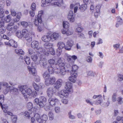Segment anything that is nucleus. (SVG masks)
Segmentation results:
<instances>
[{
    "mask_svg": "<svg viewBox=\"0 0 123 123\" xmlns=\"http://www.w3.org/2000/svg\"><path fill=\"white\" fill-rule=\"evenodd\" d=\"M4 95H3L0 96V105H2V103H3L4 100Z\"/></svg>",
    "mask_w": 123,
    "mask_h": 123,
    "instance_id": "41",
    "label": "nucleus"
},
{
    "mask_svg": "<svg viewBox=\"0 0 123 123\" xmlns=\"http://www.w3.org/2000/svg\"><path fill=\"white\" fill-rule=\"evenodd\" d=\"M109 100L108 99L107 100V102L106 103H105L103 105V106L105 107H107L109 105Z\"/></svg>",
    "mask_w": 123,
    "mask_h": 123,
    "instance_id": "54",
    "label": "nucleus"
},
{
    "mask_svg": "<svg viewBox=\"0 0 123 123\" xmlns=\"http://www.w3.org/2000/svg\"><path fill=\"white\" fill-rule=\"evenodd\" d=\"M59 2H55L53 4L55 6L60 7L61 5V4L63 3V0H58Z\"/></svg>",
    "mask_w": 123,
    "mask_h": 123,
    "instance_id": "22",
    "label": "nucleus"
},
{
    "mask_svg": "<svg viewBox=\"0 0 123 123\" xmlns=\"http://www.w3.org/2000/svg\"><path fill=\"white\" fill-rule=\"evenodd\" d=\"M56 80L55 77H52L48 79V80H46L45 83L46 86H49V85H52L53 84Z\"/></svg>",
    "mask_w": 123,
    "mask_h": 123,
    "instance_id": "6",
    "label": "nucleus"
},
{
    "mask_svg": "<svg viewBox=\"0 0 123 123\" xmlns=\"http://www.w3.org/2000/svg\"><path fill=\"white\" fill-rule=\"evenodd\" d=\"M0 105L1 106L4 112L6 113H7V112L8 111H7V108H6V107H5V105Z\"/></svg>",
    "mask_w": 123,
    "mask_h": 123,
    "instance_id": "52",
    "label": "nucleus"
},
{
    "mask_svg": "<svg viewBox=\"0 0 123 123\" xmlns=\"http://www.w3.org/2000/svg\"><path fill=\"white\" fill-rule=\"evenodd\" d=\"M58 64L61 71V75H64L66 73V70L65 67V63L62 62H59Z\"/></svg>",
    "mask_w": 123,
    "mask_h": 123,
    "instance_id": "2",
    "label": "nucleus"
},
{
    "mask_svg": "<svg viewBox=\"0 0 123 123\" xmlns=\"http://www.w3.org/2000/svg\"><path fill=\"white\" fill-rule=\"evenodd\" d=\"M117 21H118V22L120 23V25L123 22V21L122 20V19L119 17H117Z\"/></svg>",
    "mask_w": 123,
    "mask_h": 123,
    "instance_id": "64",
    "label": "nucleus"
},
{
    "mask_svg": "<svg viewBox=\"0 0 123 123\" xmlns=\"http://www.w3.org/2000/svg\"><path fill=\"white\" fill-rule=\"evenodd\" d=\"M17 36L19 38H21L23 37V34H22L21 32L20 31H18L16 33Z\"/></svg>",
    "mask_w": 123,
    "mask_h": 123,
    "instance_id": "37",
    "label": "nucleus"
},
{
    "mask_svg": "<svg viewBox=\"0 0 123 123\" xmlns=\"http://www.w3.org/2000/svg\"><path fill=\"white\" fill-rule=\"evenodd\" d=\"M30 111L29 112L26 111L24 114V116L28 118H30Z\"/></svg>",
    "mask_w": 123,
    "mask_h": 123,
    "instance_id": "43",
    "label": "nucleus"
},
{
    "mask_svg": "<svg viewBox=\"0 0 123 123\" xmlns=\"http://www.w3.org/2000/svg\"><path fill=\"white\" fill-rule=\"evenodd\" d=\"M48 62L50 64V65L55 64V60L53 59H51L49 60Z\"/></svg>",
    "mask_w": 123,
    "mask_h": 123,
    "instance_id": "59",
    "label": "nucleus"
},
{
    "mask_svg": "<svg viewBox=\"0 0 123 123\" xmlns=\"http://www.w3.org/2000/svg\"><path fill=\"white\" fill-rule=\"evenodd\" d=\"M6 29L4 27L0 28V33L1 34H3L5 31Z\"/></svg>",
    "mask_w": 123,
    "mask_h": 123,
    "instance_id": "51",
    "label": "nucleus"
},
{
    "mask_svg": "<svg viewBox=\"0 0 123 123\" xmlns=\"http://www.w3.org/2000/svg\"><path fill=\"white\" fill-rule=\"evenodd\" d=\"M55 92V88L52 87H49L48 88L47 93L48 96L51 97L53 96V94Z\"/></svg>",
    "mask_w": 123,
    "mask_h": 123,
    "instance_id": "9",
    "label": "nucleus"
},
{
    "mask_svg": "<svg viewBox=\"0 0 123 123\" xmlns=\"http://www.w3.org/2000/svg\"><path fill=\"white\" fill-rule=\"evenodd\" d=\"M63 27L64 28L66 29V30L68 29L69 28V25L68 22L64 21L63 24Z\"/></svg>",
    "mask_w": 123,
    "mask_h": 123,
    "instance_id": "29",
    "label": "nucleus"
},
{
    "mask_svg": "<svg viewBox=\"0 0 123 123\" xmlns=\"http://www.w3.org/2000/svg\"><path fill=\"white\" fill-rule=\"evenodd\" d=\"M26 86H20L19 87V89L20 91L22 93L24 94L25 89V88L26 87Z\"/></svg>",
    "mask_w": 123,
    "mask_h": 123,
    "instance_id": "38",
    "label": "nucleus"
},
{
    "mask_svg": "<svg viewBox=\"0 0 123 123\" xmlns=\"http://www.w3.org/2000/svg\"><path fill=\"white\" fill-rule=\"evenodd\" d=\"M68 92L66 89L65 90H62L59 92H58L57 95L61 98H63L64 97H67L68 95V92Z\"/></svg>",
    "mask_w": 123,
    "mask_h": 123,
    "instance_id": "4",
    "label": "nucleus"
},
{
    "mask_svg": "<svg viewBox=\"0 0 123 123\" xmlns=\"http://www.w3.org/2000/svg\"><path fill=\"white\" fill-rule=\"evenodd\" d=\"M39 101L44 102L46 103L47 101L46 98L44 97H41L39 98Z\"/></svg>",
    "mask_w": 123,
    "mask_h": 123,
    "instance_id": "45",
    "label": "nucleus"
},
{
    "mask_svg": "<svg viewBox=\"0 0 123 123\" xmlns=\"http://www.w3.org/2000/svg\"><path fill=\"white\" fill-rule=\"evenodd\" d=\"M51 37L52 38V41H54V40L58 39L59 37V35L58 33H54L52 34H51Z\"/></svg>",
    "mask_w": 123,
    "mask_h": 123,
    "instance_id": "20",
    "label": "nucleus"
},
{
    "mask_svg": "<svg viewBox=\"0 0 123 123\" xmlns=\"http://www.w3.org/2000/svg\"><path fill=\"white\" fill-rule=\"evenodd\" d=\"M49 53H50V54L52 55H54L55 54V51L53 49L51 48L49 49Z\"/></svg>",
    "mask_w": 123,
    "mask_h": 123,
    "instance_id": "61",
    "label": "nucleus"
},
{
    "mask_svg": "<svg viewBox=\"0 0 123 123\" xmlns=\"http://www.w3.org/2000/svg\"><path fill=\"white\" fill-rule=\"evenodd\" d=\"M62 80L61 79H58L54 84V86L56 89H58L62 86Z\"/></svg>",
    "mask_w": 123,
    "mask_h": 123,
    "instance_id": "10",
    "label": "nucleus"
},
{
    "mask_svg": "<svg viewBox=\"0 0 123 123\" xmlns=\"http://www.w3.org/2000/svg\"><path fill=\"white\" fill-rule=\"evenodd\" d=\"M74 44L73 41L72 40H69L67 42V46L65 47V49L68 50H70L71 47L73 46Z\"/></svg>",
    "mask_w": 123,
    "mask_h": 123,
    "instance_id": "11",
    "label": "nucleus"
},
{
    "mask_svg": "<svg viewBox=\"0 0 123 123\" xmlns=\"http://www.w3.org/2000/svg\"><path fill=\"white\" fill-rule=\"evenodd\" d=\"M66 35L67 36L71 35L73 33V31L70 29L67 30Z\"/></svg>",
    "mask_w": 123,
    "mask_h": 123,
    "instance_id": "44",
    "label": "nucleus"
},
{
    "mask_svg": "<svg viewBox=\"0 0 123 123\" xmlns=\"http://www.w3.org/2000/svg\"><path fill=\"white\" fill-rule=\"evenodd\" d=\"M15 52L18 54L23 55L24 52V51L21 49H16L15 50Z\"/></svg>",
    "mask_w": 123,
    "mask_h": 123,
    "instance_id": "34",
    "label": "nucleus"
},
{
    "mask_svg": "<svg viewBox=\"0 0 123 123\" xmlns=\"http://www.w3.org/2000/svg\"><path fill=\"white\" fill-rule=\"evenodd\" d=\"M72 84L69 82H67L66 83V86L65 87L68 92H72Z\"/></svg>",
    "mask_w": 123,
    "mask_h": 123,
    "instance_id": "15",
    "label": "nucleus"
},
{
    "mask_svg": "<svg viewBox=\"0 0 123 123\" xmlns=\"http://www.w3.org/2000/svg\"><path fill=\"white\" fill-rule=\"evenodd\" d=\"M117 94L116 93H114L112 96V100L113 102H114L116 101V97Z\"/></svg>",
    "mask_w": 123,
    "mask_h": 123,
    "instance_id": "40",
    "label": "nucleus"
},
{
    "mask_svg": "<svg viewBox=\"0 0 123 123\" xmlns=\"http://www.w3.org/2000/svg\"><path fill=\"white\" fill-rule=\"evenodd\" d=\"M69 68H70V69L71 68L72 71H70V70L68 69L67 70L68 71H70L71 73V72H72V73H74H74H76V71L78 69V67L76 65H74L72 66V67L70 66Z\"/></svg>",
    "mask_w": 123,
    "mask_h": 123,
    "instance_id": "18",
    "label": "nucleus"
},
{
    "mask_svg": "<svg viewBox=\"0 0 123 123\" xmlns=\"http://www.w3.org/2000/svg\"><path fill=\"white\" fill-rule=\"evenodd\" d=\"M78 6H80V5L79 3H78L75 6V7L74 8V13H75L76 12H77V11L78 9Z\"/></svg>",
    "mask_w": 123,
    "mask_h": 123,
    "instance_id": "60",
    "label": "nucleus"
},
{
    "mask_svg": "<svg viewBox=\"0 0 123 123\" xmlns=\"http://www.w3.org/2000/svg\"><path fill=\"white\" fill-rule=\"evenodd\" d=\"M21 25H22L23 27L25 28L27 27L28 26H29V27L31 28V29L32 27V25H29L28 23L26 22H21Z\"/></svg>",
    "mask_w": 123,
    "mask_h": 123,
    "instance_id": "24",
    "label": "nucleus"
},
{
    "mask_svg": "<svg viewBox=\"0 0 123 123\" xmlns=\"http://www.w3.org/2000/svg\"><path fill=\"white\" fill-rule=\"evenodd\" d=\"M27 105V107L30 109L32 108L33 107L32 104L31 102L28 103Z\"/></svg>",
    "mask_w": 123,
    "mask_h": 123,
    "instance_id": "63",
    "label": "nucleus"
},
{
    "mask_svg": "<svg viewBox=\"0 0 123 123\" xmlns=\"http://www.w3.org/2000/svg\"><path fill=\"white\" fill-rule=\"evenodd\" d=\"M51 36V34H49L47 35H44L42 37V40L45 42H49L50 41H52V39Z\"/></svg>",
    "mask_w": 123,
    "mask_h": 123,
    "instance_id": "12",
    "label": "nucleus"
},
{
    "mask_svg": "<svg viewBox=\"0 0 123 123\" xmlns=\"http://www.w3.org/2000/svg\"><path fill=\"white\" fill-rule=\"evenodd\" d=\"M23 37L25 38L27 42H31L32 41L31 35L29 34L28 30L26 29H24L22 30Z\"/></svg>",
    "mask_w": 123,
    "mask_h": 123,
    "instance_id": "1",
    "label": "nucleus"
},
{
    "mask_svg": "<svg viewBox=\"0 0 123 123\" xmlns=\"http://www.w3.org/2000/svg\"><path fill=\"white\" fill-rule=\"evenodd\" d=\"M55 110L56 113H59L60 111V108L59 107H55Z\"/></svg>",
    "mask_w": 123,
    "mask_h": 123,
    "instance_id": "62",
    "label": "nucleus"
},
{
    "mask_svg": "<svg viewBox=\"0 0 123 123\" xmlns=\"http://www.w3.org/2000/svg\"><path fill=\"white\" fill-rule=\"evenodd\" d=\"M68 57L67 60L69 62V61L70 62L72 59L75 60L77 58V56L75 55H73L72 56L69 55V56H68Z\"/></svg>",
    "mask_w": 123,
    "mask_h": 123,
    "instance_id": "33",
    "label": "nucleus"
},
{
    "mask_svg": "<svg viewBox=\"0 0 123 123\" xmlns=\"http://www.w3.org/2000/svg\"><path fill=\"white\" fill-rule=\"evenodd\" d=\"M86 73L87 76H90L94 77L95 75V73L92 71H87L86 72Z\"/></svg>",
    "mask_w": 123,
    "mask_h": 123,
    "instance_id": "31",
    "label": "nucleus"
},
{
    "mask_svg": "<svg viewBox=\"0 0 123 123\" xmlns=\"http://www.w3.org/2000/svg\"><path fill=\"white\" fill-rule=\"evenodd\" d=\"M24 58L26 63L27 65L30 64L31 62L30 58L27 56H25Z\"/></svg>",
    "mask_w": 123,
    "mask_h": 123,
    "instance_id": "32",
    "label": "nucleus"
},
{
    "mask_svg": "<svg viewBox=\"0 0 123 123\" xmlns=\"http://www.w3.org/2000/svg\"><path fill=\"white\" fill-rule=\"evenodd\" d=\"M43 77L46 80H47L50 77L49 74L47 72H45L43 74Z\"/></svg>",
    "mask_w": 123,
    "mask_h": 123,
    "instance_id": "27",
    "label": "nucleus"
},
{
    "mask_svg": "<svg viewBox=\"0 0 123 123\" xmlns=\"http://www.w3.org/2000/svg\"><path fill=\"white\" fill-rule=\"evenodd\" d=\"M71 74L72 76L69 77V80L71 82L75 83L76 80V78L77 76V74L76 73H74V72L72 73L71 72Z\"/></svg>",
    "mask_w": 123,
    "mask_h": 123,
    "instance_id": "14",
    "label": "nucleus"
},
{
    "mask_svg": "<svg viewBox=\"0 0 123 123\" xmlns=\"http://www.w3.org/2000/svg\"><path fill=\"white\" fill-rule=\"evenodd\" d=\"M32 93V90L30 88H28L25 89L23 95L25 98H27Z\"/></svg>",
    "mask_w": 123,
    "mask_h": 123,
    "instance_id": "13",
    "label": "nucleus"
},
{
    "mask_svg": "<svg viewBox=\"0 0 123 123\" xmlns=\"http://www.w3.org/2000/svg\"><path fill=\"white\" fill-rule=\"evenodd\" d=\"M57 46L58 48L57 49V52L58 53V54L60 55L62 52V49L64 48H65V45L63 43L59 42L58 43Z\"/></svg>",
    "mask_w": 123,
    "mask_h": 123,
    "instance_id": "7",
    "label": "nucleus"
},
{
    "mask_svg": "<svg viewBox=\"0 0 123 123\" xmlns=\"http://www.w3.org/2000/svg\"><path fill=\"white\" fill-rule=\"evenodd\" d=\"M59 100L56 98H50L48 100V102L50 105L52 106H55L56 102H58Z\"/></svg>",
    "mask_w": 123,
    "mask_h": 123,
    "instance_id": "8",
    "label": "nucleus"
},
{
    "mask_svg": "<svg viewBox=\"0 0 123 123\" xmlns=\"http://www.w3.org/2000/svg\"><path fill=\"white\" fill-rule=\"evenodd\" d=\"M6 22V23L9 22L11 20V17L10 15H7L5 18Z\"/></svg>",
    "mask_w": 123,
    "mask_h": 123,
    "instance_id": "42",
    "label": "nucleus"
},
{
    "mask_svg": "<svg viewBox=\"0 0 123 123\" xmlns=\"http://www.w3.org/2000/svg\"><path fill=\"white\" fill-rule=\"evenodd\" d=\"M54 71L56 73L60 74L61 75V71L59 68V66L58 64L52 65Z\"/></svg>",
    "mask_w": 123,
    "mask_h": 123,
    "instance_id": "16",
    "label": "nucleus"
},
{
    "mask_svg": "<svg viewBox=\"0 0 123 123\" xmlns=\"http://www.w3.org/2000/svg\"><path fill=\"white\" fill-rule=\"evenodd\" d=\"M21 16V13L20 12H18L17 13V18H15L13 20V22L14 23L15 22H17L18 21L20 18Z\"/></svg>",
    "mask_w": 123,
    "mask_h": 123,
    "instance_id": "25",
    "label": "nucleus"
},
{
    "mask_svg": "<svg viewBox=\"0 0 123 123\" xmlns=\"http://www.w3.org/2000/svg\"><path fill=\"white\" fill-rule=\"evenodd\" d=\"M38 43L37 41H34L32 42L31 43V46L32 48L38 49Z\"/></svg>",
    "mask_w": 123,
    "mask_h": 123,
    "instance_id": "21",
    "label": "nucleus"
},
{
    "mask_svg": "<svg viewBox=\"0 0 123 123\" xmlns=\"http://www.w3.org/2000/svg\"><path fill=\"white\" fill-rule=\"evenodd\" d=\"M68 18L71 22H73L74 21L75 19L73 16L68 15Z\"/></svg>",
    "mask_w": 123,
    "mask_h": 123,
    "instance_id": "39",
    "label": "nucleus"
},
{
    "mask_svg": "<svg viewBox=\"0 0 123 123\" xmlns=\"http://www.w3.org/2000/svg\"><path fill=\"white\" fill-rule=\"evenodd\" d=\"M12 121V122L15 123L17 120V117L16 116L13 115L11 117Z\"/></svg>",
    "mask_w": 123,
    "mask_h": 123,
    "instance_id": "36",
    "label": "nucleus"
},
{
    "mask_svg": "<svg viewBox=\"0 0 123 123\" xmlns=\"http://www.w3.org/2000/svg\"><path fill=\"white\" fill-rule=\"evenodd\" d=\"M38 57L37 55H32L31 58L32 60L34 61H36L38 59Z\"/></svg>",
    "mask_w": 123,
    "mask_h": 123,
    "instance_id": "53",
    "label": "nucleus"
},
{
    "mask_svg": "<svg viewBox=\"0 0 123 123\" xmlns=\"http://www.w3.org/2000/svg\"><path fill=\"white\" fill-rule=\"evenodd\" d=\"M36 5L34 3H32L31 7V10L35 11L36 8Z\"/></svg>",
    "mask_w": 123,
    "mask_h": 123,
    "instance_id": "49",
    "label": "nucleus"
},
{
    "mask_svg": "<svg viewBox=\"0 0 123 123\" xmlns=\"http://www.w3.org/2000/svg\"><path fill=\"white\" fill-rule=\"evenodd\" d=\"M43 11L41 10L39 12L38 14L37 15V18H39L41 19V17L43 13Z\"/></svg>",
    "mask_w": 123,
    "mask_h": 123,
    "instance_id": "56",
    "label": "nucleus"
},
{
    "mask_svg": "<svg viewBox=\"0 0 123 123\" xmlns=\"http://www.w3.org/2000/svg\"><path fill=\"white\" fill-rule=\"evenodd\" d=\"M68 117L70 119H74L75 118V117L71 114V111H69L68 113Z\"/></svg>",
    "mask_w": 123,
    "mask_h": 123,
    "instance_id": "48",
    "label": "nucleus"
},
{
    "mask_svg": "<svg viewBox=\"0 0 123 123\" xmlns=\"http://www.w3.org/2000/svg\"><path fill=\"white\" fill-rule=\"evenodd\" d=\"M34 117L35 119L39 123L40 119H41L40 116L39 114L37 113L35 114L34 116Z\"/></svg>",
    "mask_w": 123,
    "mask_h": 123,
    "instance_id": "30",
    "label": "nucleus"
},
{
    "mask_svg": "<svg viewBox=\"0 0 123 123\" xmlns=\"http://www.w3.org/2000/svg\"><path fill=\"white\" fill-rule=\"evenodd\" d=\"M47 68H48V70L49 74H51L54 72L52 65H49Z\"/></svg>",
    "mask_w": 123,
    "mask_h": 123,
    "instance_id": "23",
    "label": "nucleus"
},
{
    "mask_svg": "<svg viewBox=\"0 0 123 123\" xmlns=\"http://www.w3.org/2000/svg\"><path fill=\"white\" fill-rule=\"evenodd\" d=\"M14 22H11L8 24L7 25V29L9 31L13 30L15 31L16 30L18 27L17 25H14Z\"/></svg>",
    "mask_w": 123,
    "mask_h": 123,
    "instance_id": "5",
    "label": "nucleus"
},
{
    "mask_svg": "<svg viewBox=\"0 0 123 123\" xmlns=\"http://www.w3.org/2000/svg\"><path fill=\"white\" fill-rule=\"evenodd\" d=\"M52 45V43H46L44 44V47L45 48L47 49L51 48Z\"/></svg>",
    "mask_w": 123,
    "mask_h": 123,
    "instance_id": "28",
    "label": "nucleus"
},
{
    "mask_svg": "<svg viewBox=\"0 0 123 123\" xmlns=\"http://www.w3.org/2000/svg\"><path fill=\"white\" fill-rule=\"evenodd\" d=\"M49 119L51 120L53 119V114L50 111L49 113Z\"/></svg>",
    "mask_w": 123,
    "mask_h": 123,
    "instance_id": "46",
    "label": "nucleus"
},
{
    "mask_svg": "<svg viewBox=\"0 0 123 123\" xmlns=\"http://www.w3.org/2000/svg\"><path fill=\"white\" fill-rule=\"evenodd\" d=\"M43 53L44 54L47 56L49 54V51H48V50L47 49L43 50Z\"/></svg>",
    "mask_w": 123,
    "mask_h": 123,
    "instance_id": "55",
    "label": "nucleus"
},
{
    "mask_svg": "<svg viewBox=\"0 0 123 123\" xmlns=\"http://www.w3.org/2000/svg\"><path fill=\"white\" fill-rule=\"evenodd\" d=\"M47 119V116L45 115H43L41 118L39 123H45Z\"/></svg>",
    "mask_w": 123,
    "mask_h": 123,
    "instance_id": "19",
    "label": "nucleus"
},
{
    "mask_svg": "<svg viewBox=\"0 0 123 123\" xmlns=\"http://www.w3.org/2000/svg\"><path fill=\"white\" fill-rule=\"evenodd\" d=\"M42 20L41 19L37 18V19H35L34 24L35 26H39L40 25H43V24L42 23Z\"/></svg>",
    "mask_w": 123,
    "mask_h": 123,
    "instance_id": "17",
    "label": "nucleus"
},
{
    "mask_svg": "<svg viewBox=\"0 0 123 123\" xmlns=\"http://www.w3.org/2000/svg\"><path fill=\"white\" fill-rule=\"evenodd\" d=\"M122 98L121 97H118L117 98V101L118 104L121 105L123 103V101H122Z\"/></svg>",
    "mask_w": 123,
    "mask_h": 123,
    "instance_id": "47",
    "label": "nucleus"
},
{
    "mask_svg": "<svg viewBox=\"0 0 123 123\" xmlns=\"http://www.w3.org/2000/svg\"><path fill=\"white\" fill-rule=\"evenodd\" d=\"M11 13L12 15L13 16H15L16 14V13L15 11L13 9H11Z\"/></svg>",
    "mask_w": 123,
    "mask_h": 123,
    "instance_id": "57",
    "label": "nucleus"
},
{
    "mask_svg": "<svg viewBox=\"0 0 123 123\" xmlns=\"http://www.w3.org/2000/svg\"><path fill=\"white\" fill-rule=\"evenodd\" d=\"M46 104V103L43 102H42L41 101H39L38 105L40 107H43Z\"/></svg>",
    "mask_w": 123,
    "mask_h": 123,
    "instance_id": "50",
    "label": "nucleus"
},
{
    "mask_svg": "<svg viewBox=\"0 0 123 123\" xmlns=\"http://www.w3.org/2000/svg\"><path fill=\"white\" fill-rule=\"evenodd\" d=\"M34 11L31 10L29 12V13L30 16L31 17H33L35 15Z\"/></svg>",
    "mask_w": 123,
    "mask_h": 123,
    "instance_id": "58",
    "label": "nucleus"
},
{
    "mask_svg": "<svg viewBox=\"0 0 123 123\" xmlns=\"http://www.w3.org/2000/svg\"><path fill=\"white\" fill-rule=\"evenodd\" d=\"M33 85L35 90L38 92L39 90V87L34 82L33 83Z\"/></svg>",
    "mask_w": 123,
    "mask_h": 123,
    "instance_id": "35",
    "label": "nucleus"
},
{
    "mask_svg": "<svg viewBox=\"0 0 123 123\" xmlns=\"http://www.w3.org/2000/svg\"><path fill=\"white\" fill-rule=\"evenodd\" d=\"M87 7V5L86 4H82L79 7V9L82 12H84L86 9Z\"/></svg>",
    "mask_w": 123,
    "mask_h": 123,
    "instance_id": "26",
    "label": "nucleus"
},
{
    "mask_svg": "<svg viewBox=\"0 0 123 123\" xmlns=\"http://www.w3.org/2000/svg\"><path fill=\"white\" fill-rule=\"evenodd\" d=\"M44 57H43V60L41 58L39 61V64L41 67L44 69L46 68L49 66V64L47 61L44 59Z\"/></svg>",
    "mask_w": 123,
    "mask_h": 123,
    "instance_id": "3",
    "label": "nucleus"
}]
</instances>
